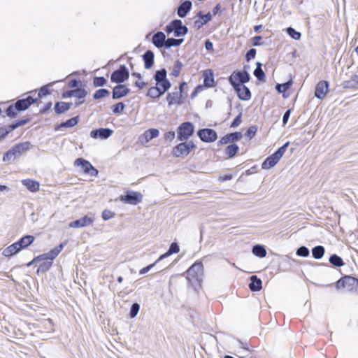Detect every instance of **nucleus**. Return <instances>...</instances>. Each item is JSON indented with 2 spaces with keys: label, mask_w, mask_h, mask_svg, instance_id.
Listing matches in <instances>:
<instances>
[{
  "label": "nucleus",
  "mask_w": 358,
  "mask_h": 358,
  "mask_svg": "<svg viewBox=\"0 0 358 358\" xmlns=\"http://www.w3.org/2000/svg\"><path fill=\"white\" fill-rule=\"evenodd\" d=\"M78 124V117H72L69 120H68L66 122L62 123L61 124V127H72Z\"/></svg>",
  "instance_id": "47"
},
{
  "label": "nucleus",
  "mask_w": 358,
  "mask_h": 358,
  "mask_svg": "<svg viewBox=\"0 0 358 358\" xmlns=\"http://www.w3.org/2000/svg\"><path fill=\"white\" fill-rule=\"evenodd\" d=\"M175 136H176V134L174 131H168L166 132L165 134H164V138L167 140H170V141H172L173 139H174L175 138Z\"/></svg>",
  "instance_id": "62"
},
{
  "label": "nucleus",
  "mask_w": 358,
  "mask_h": 358,
  "mask_svg": "<svg viewBox=\"0 0 358 358\" xmlns=\"http://www.w3.org/2000/svg\"><path fill=\"white\" fill-rule=\"evenodd\" d=\"M241 116H242V114L240 113L234 120V121L232 122L231 124V127H233V128H235V127H237L238 126L240 125V124L241 123Z\"/></svg>",
  "instance_id": "57"
},
{
  "label": "nucleus",
  "mask_w": 358,
  "mask_h": 358,
  "mask_svg": "<svg viewBox=\"0 0 358 358\" xmlns=\"http://www.w3.org/2000/svg\"><path fill=\"white\" fill-rule=\"evenodd\" d=\"M144 65L145 69H150L154 63V54L152 51H146L143 56Z\"/></svg>",
  "instance_id": "27"
},
{
  "label": "nucleus",
  "mask_w": 358,
  "mask_h": 358,
  "mask_svg": "<svg viewBox=\"0 0 358 358\" xmlns=\"http://www.w3.org/2000/svg\"><path fill=\"white\" fill-rule=\"evenodd\" d=\"M329 262L335 266L340 267L344 264L343 259L336 255H333L329 257Z\"/></svg>",
  "instance_id": "36"
},
{
  "label": "nucleus",
  "mask_w": 358,
  "mask_h": 358,
  "mask_svg": "<svg viewBox=\"0 0 358 358\" xmlns=\"http://www.w3.org/2000/svg\"><path fill=\"white\" fill-rule=\"evenodd\" d=\"M159 134V131L156 129H150L144 132L142 138L145 139V142L148 143L152 138H157Z\"/></svg>",
  "instance_id": "30"
},
{
  "label": "nucleus",
  "mask_w": 358,
  "mask_h": 358,
  "mask_svg": "<svg viewBox=\"0 0 358 358\" xmlns=\"http://www.w3.org/2000/svg\"><path fill=\"white\" fill-rule=\"evenodd\" d=\"M20 250H20V247L18 246V243H17V242H16V243L10 245L6 249H4L3 251V255L6 257H10V256H12V255L16 254Z\"/></svg>",
  "instance_id": "32"
},
{
  "label": "nucleus",
  "mask_w": 358,
  "mask_h": 358,
  "mask_svg": "<svg viewBox=\"0 0 358 358\" xmlns=\"http://www.w3.org/2000/svg\"><path fill=\"white\" fill-rule=\"evenodd\" d=\"M238 150L239 147L236 144L229 145L227 148V154L229 157H233L235 156Z\"/></svg>",
  "instance_id": "42"
},
{
  "label": "nucleus",
  "mask_w": 358,
  "mask_h": 358,
  "mask_svg": "<svg viewBox=\"0 0 358 358\" xmlns=\"http://www.w3.org/2000/svg\"><path fill=\"white\" fill-rule=\"evenodd\" d=\"M27 122V120L19 121L15 124H11L10 126V129L11 130L15 129L16 128L25 124Z\"/></svg>",
  "instance_id": "60"
},
{
  "label": "nucleus",
  "mask_w": 358,
  "mask_h": 358,
  "mask_svg": "<svg viewBox=\"0 0 358 358\" xmlns=\"http://www.w3.org/2000/svg\"><path fill=\"white\" fill-rule=\"evenodd\" d=\"M74 165L77 167H81L84 173L91 176H96L98 171L91 164L90 162L83 158H78L74 162Z\"/></svg>",
  "instance_id": "5"
},
{
  "label": "nucleus",
  "mask_w": 358,
  "mask_h": 358,
  "mask_svg": "<svg viewBox=\"0 0 358 358\" xmlns=\"http://www.w3.org/2000/svg\"><path fill=\"white\" fill-rule=\"evenodd\" d=\"M183 41L184 40L182 38H181V39H176L173 38H168V39H166V43L165 48H169L173 46L180 45L183 42Z\"/></svg>",
  "instance_id": "39"
},
{
  "label": "nucleus",
  "mask_w": 358,
  "mask_h": 358,
  "mask_svg": "<svg viewBox=\"0 0 358 358\" xmlns=\"http://www.w3.org/2000/svg\"><path fill=\"white\" fill-rule=\"evenodd\" d=\"M251 282L249 285L250 289L253 291H259L262 289V280L258 278L256 275H252L250 277Z\"/></svg>",
  "instance_id": "28"
},
{
  "label": "nucleus",
  "mask_w": 358,
  "mask_h": 358,
  "mask_svg": "<svg viewBox=\"0 0 358 358\" xmlns=\"http://www.w3.org/2000/svg\"><path fill=\"white\" fill-rule=\"evenodd\" d=\"M180 251V248H179V246L176 243H172L170 245V248L169 249V250L165 252L164 254L162 255L157 260H156V262H158L168 257H169L170 255H171L173 253H177Z\"/></svg>",
  "instance_id": "25"
},
{
  "label": "nucleus",
  "mask_w": 358,
  "mask_h": 358,
  "mask_svg": "<svg viewBox=\"0 0 358 358\" xmlns=\"http://www.w3.org/2000/svg\"><path fill=\"white\" fill-rule=\"evenodd\" d=\"M256 55V50L254 48L250 49L246 54V60L250 61V59L255 58Z\"/></svg>",
  "instance_id": "58"
},
{
  "label": "nucleus",
  "mask_w": 358,
  "mask_h": 358,
  "mask_svg": "<svg viewBox=\"0 0 358 358\" xmlns=\"http://www.w3.org/2000/svg\"><path fill=\"white\" fill-rule=\"evenodd\" d=\"M324 248L322 245H318L312 249V255L315 259H321L324 254Z\"/></svg>",
  "instance_id": "34"
},
{
  "label": "nucleus",
  "mask_w": 358,
  "mask_h": 358,
  "mask_svg": "<svg viewBox=\"0 0 358 358\" xmlns=\"http://www.w3.org/2000/svg\"><path fill=\"white\" fill-rule=\"evenodd\" d=\"M120 200L131 205H136L142 202L143 195L138 192H128L126 195L121 196Z\"/></svg>",
  "instance_id": "10"
},
{
  "label": "nucleus",
  "mask_w": 358,
  "mask_h": 358,
  "mask_svg": "<svg viewBox=\"0 0 358 358\" xmlns=\"http://www.w3.org/2000/svg\"><path fill=\"white\" fill-rule=\"evenodd\" d=\"M152 43L157 48L166 47V36L163 32L159 31L152 36Z\"/></svg>",
  "instance_id": "19"
},
{
  "label": "nucleus",
  "mask_w": 358,
  "mask_h": 358,
  "mask_svg": "<svg viewBox=\"0 0 358 358\" xmlns=\"http://www.w3.org/2000/svg\"><path fill=\"white\" fill-rule=\"evenodd\" d=\"M254 75L256 76V78L259 80H264V78L265 77V74H264L263 70L262 69V64L261 63H259V62L257 63V68L254 71Z\"/></svg>",
  "instance_id": "38"
},
{
  "label": "nucleus",
  "mask_w": 358,
  "mask_h": 358,
  "mask_svg": "<svg viewBox=\"0 0 358 358\" xmlns=\"http://www.w3.org/2000/svg\"><path fill=\"white\" fill-rule=\"evenodd\" d=\"M110 94V92L106 89H100L96 91L94 94V99H99L108 96Z\"/></svg>",
  "instance_id": "40"
},
{
  "label": "nucleus",
  "mask_w": 358,
  "mask_h": 358,
  "mask_svg": "<svg viewBox=\"0 0 358 358\" xmlns=\"http://www.w3.org/2000/svg\"><path fill=\"white\" fill-rule=\"evenodd\" d=\"M280 159L273 153L272 155L268 157L262 164L263 169H270L273 167Z\"/></svg>",
  "instance_id": "21"
},
{
  "label": "nucleus",
  "mask_w": 358,
  "mask_h": 358,
  "mask_svg": "<svg viewBox=\"0 0 358 358\" xmlns=\"http://www.w3.org/2000/svg\"><path fill=\"white\" fill-rule=\"evenodd\" d=\"M53 84H54V83H50L48 85L42 87L40 89V91L38 92V96L41 97L42 96H45V95H47V94H50V92L48 90V86H52Z\"/></svg>",
  "instance_id": "55"
},
{
  "label": "nucleus",
  "mask_w": 358,
  "mask_h": 358,
  "mask_svg": "<svg viewBox=\"0 0 358 358\" xmlns=\"http://www.w3.org/2000/svg\"><path fill=\"white\" fill-rule=\"evenodd\" d=\"M73 96L78 99L84 98L87 96V92L85 89L78 88L73 90Z\"/></svg>",
  "instance_id": "43"
},
{
  "label": "nucleus",
  "mask_w": 358,
  "mask_h": 358,
  "mask_svg": "<svg viewBox=\"0 0 358 358\" xmlns=\"http://www.w3.org/2000/svg\"><path fill=\"white\" fill-rule=\"evenodd\" d=\"M328 90V83L324 80L320 81L315 87V96L320 99H322L327 94Z\"/></svg>",
  "instance_id": "14"
},
{
  "label": "nucleus",
  "mask_w": 358,
  "mask_h": 358,
  "mask_svg": "<svg viewBox=\"0 0 358 358\" xmlns=\"http://www.w3.org/2000/svg\"><path fill=\"white\" fill-rule=\"evenodd\" d=\"M309 250L305 246H301L299 248L296 250V255L301 257H308L309 255Z\"/></svg>",
  "instance_id": "49"
},
{
  "label": "nucleus",
  "mask_w": 358,
  "mask_h": 358,
  "mask_svg": "<svg viewBox=\"0 0 358 358\" xmlns=\"http://www.w3.org/2000/svg\"><path fill=\"white\" fill-rule=\"evenodd\" d=\"M292 85V80H289L283 84H278L276 85V90L282 93L287 90Z\"/></svg>",
  "instance_id": "41"
},
{
  "label": "nucleus",
  "mask_w": 358,
  "mask_h": 358,
  "mask_svg": "<svg viewBox=\"0 0 358 358\" xmlns=\"http://www.w3.org/2000/svg\"><path fill=\"white\" fill-rule=\"evenodd\" d=\"M194 148L192 143H180L173 148V153L175 157H185L188 155L192 148Z\"/></svg>",
  "instance_id": "12"
},
{
  "label": "nucleus",
  "mask_w": 358,
  "mask_h": 358,
  "mask_svg": "<svg viewBox=\"0 0 358 358\" xmlns=\"http://www.w3.org/2000/svg\"><path fill=\"white\" fill-rule=\"evenodd\" d=\"M124 108V104L122 102H119L113 106V112L114 113H121Z\"/></svg>",
  "instance_id": "52"
},
{
  "label": "nucleus",
  "mask_w": 358,
  "mask_h": 358,
  "mask_svg": "<svg viewBox=\"0 0 358 358\" xmlns=\"http://www.w3.org/2000/svg\"><path fill=\"white\" fill-rule=\"evenodd\" d=\"M182 98L181 92H173L169 93L166 96V100L169 105L179 103Z\"/></svg>",
  "instance_id": "26"
},
{
  "label": "nucleus",
  "mask_w": 358,
  "mask_h": 358,
  "mask_svg": "<svg viewBox=\"0 0 358 358\" xmlns=\"http://www.w3.org/2000/svg\"><path fill=\"white\" fill-rule=\"evenodd\" d=\"M71 103L57 102L55 106V111L57 114L64 113L71 108Z\"/></svg>",
  "instance_id": "29"
},
{
  "label": "nucleus",
  "mask_w": 358,
  "mask_h": 358,
  "mask_svg": "<svg viewBox=\"0 0 358 358\" xmlns=\"http://www.w3.org/2000/svg\"><path fill=\"white\" fill-rule=\"evenodd\" d=\"M129 92V89L124 85H118L113 88V99H117L126 96Z\"/></svg>",
  "instance_id": "18"
},
{
  "label": "nucleus",
  "mask_w": 358,
  "mask_h": 358,
  "mask_svg": "<svg viewBox=\"0 0 358 358\" xmlns=\"http://www.w3.org/2000/svg\"><path fill=\"white\" fill-rule=\"evenodd\" d=\"M34 241V237L31 235H27L22 237L19 241L17 242L18 243V246L20 250L27 248L30 245L33 241Z\"/></svg>",
  "instance_id": "31"
},
{
  "label": "nucleus",
  "mask_w": 358,
  "mask_h": 358,
  "mask_svg": "<svg viewBox=\"0 0 358 358\" xmlns=\"http://www.w3.org/2000/svg\"><path fill=\"white\" fill-rule=\"evenodd\" d=\"M154 79L156 82V87L160 90L162 94H164L171 87V83L166 78V69H163L157 71Z\"/></svg>",
  "instance_id": "3"
},
{
  "label": "nucleus",
  "mask_w": 358,
  "mask_h": 358,
  "mask_svg": "<svg viewBox=\"0 0 358 358\" xmlns=\"http://www.w3.org/2000/svg\"><path fill=\"white\" fill-rule=\"evenodd\" d=\"M129 78V71L124 65L120 66V67L115 71L110 77V80L113 83H121Z\"/></svg>",
  "instance_id": "9"
},
{
  "label": "nucleus",
  "mask_w": 358,
  "mask_h": 358,
  "mask_svg": "<svg viewBox=\"0 0 358 358\" xmlns=\"http://www.w3.org/2000/svg\"><path fill=\"white\" fill-rule=\"evenodd\" d=\"M106 83V80L103 77H95L93 80V84L95 87L103 86Z\"/></svg>",
  "instance_id": "50"
},
{
  "label": "nucleus",
  "mask_w": 358,
  "mask_h": 358,
  "mask_svg": "<svg viewBox=\"0 0 358 358\" xmlns=\"http://www.w3.org/2000/svg\"><path fill=\"white\" fill-rule=\"evenodd\" d=\"M113 130L108 128H101L99 129L92 130L90 132V136L94 138H100L101 139H106L111 136Z\"/></svg>",
  "instance_id": "16"
},
{
  "label": "nucleus",
  "mask_w": 358,
  "mask_h": 358,
  "mask_svg": "<svg viewBox=\"0 0 358 358\" xmlns=\"http://www.w3.org/2000/svg\"><path fill=\"white\" fill-rule=\"evenodd\" d=\"M192 2L190 1H185L182 3L178 8L177 13L179 17H184L186 16L187 13L191 10Z\"/></svg>",
  "instance_id": "22"
},
{
  "label": "nucleus",
  "mask_w": 358,
  "mask_h": 358,
  "mask_svg": "<svg viewBox=\"0 0 358 358\" xmlns=\"http://www.w3.org/2000/svg\"><path fill=\"white\" fill-rule=\"evenodd\" d=\"M115 216V213L109 210H104L102 213V218L104 220H108Z\"/></svg>",
  "instance_id": "53"
},
{
  "label": "nucleus",
  "mask_w": 358,
  "mask_h": 358,
  "mask_svg": "<svg viewBox=\"0 0 358 358\" xmlns=\"http://www.w3.org/2000/svg\"><path fill=\"white\" fill-rule=\"evenodd\" d=\"M257 132V128L255 127H250L247 131V135L250 138H252L255 135Z\"/></svg>",
  "instance_id": "61"
},
{
  "label": "nucleus",
  "mask_w": 358,
  "mask_h": 358,
  "mask_svg": "<svg viewBox=\"0 0 358 358\" xmlns=\"http://www.w3.org/2000/svg\"><path fill=\"white\" fill-rule=\"evenodd\" d=\"M18 110L17 109V107L15 106V104L14 106H10L7 109H6V115L8 116V117H13L16 115V111Z\"/></svg>",
  "instance_id": "51"
},
{
  "label": "nucleus",
  "mask_w": 358,
  "mask_h": 358,
  "mask_svg": "<svg viewBox=\"0 0 358 358\" xmlns=\"http://www.w3.org/2000/svg\"><path fill=\"white\" fill-rule=\"evenodd\" d=\"M252 253L260 258H263L266 255V250L264 246L256 245L252 248Z\"/></svg>",
  "instance_id": "33"
},
{
  "label": "nucleus",
  "mask_w": 358,
  "mask_h": 358,
  "mask_svg": "<svg viewBox=\"0 0 358 358\" xmlns=\"http://www.w3.org/2000/svg\"><path fill=\"white\" fill-rule=\"evenodd\" d=\"M290 113H291V110H287L285 113V114L283 115V117H282L283 124H286L287 122H288V120H289V116H290Z\"/></svg>",
  "instance_id": "63"
},
{
  "label": "nucleus",
  "mask_w": 358,
  "mask_h": 358,
  "mask_svg": "<svg viewBox=\"0 0 358 358\" xmlns=\"http://www.w3.org/2000/svg\"><path fill=\"white\" fill-rule=\"evenodd\" d=\"M36 101V99H34L32 96H28L26 99L18 100L15 104L17 109L20 111L25 110L32 103Z\"/></svg>",
  "instance_id": "17"
},
{
  "label": "nucleus",
  "mask_w": 358,
  "mask_h": 358,
  "mask_svg": "<svg viewBox=\"0 0 358 358\" xmlns=\"http://www.w3.org/2000/svg\"><path fill=\"white\" fill-rule=\"evenodd\" d=\"M197 134L204 142H214L217 138L216 131L212 129H200Z\"/></svg>",
  "instance_id": "13"
},
{
  "label": "nucleus",
  "mask_w": 358,
  "mask_h": 358,
  "mask_svg": "<svg viewBox=\"0 0 358 358\" xmlns=\"http://www.w3.org/2000/svg\"><path fill=\"white\" fill-rule=\"evenodd\" d=\"M194 126L191 122H187L182 123L178 128V138L180 141L187 140L193 134Z\"/></svg>",
  "instance_id": "7"
},
{
  "label": "nucleus",
  "mask_w": 358,
  "mask_h": 358,
  "mask_svg": "<svg viewBox=\"0 0 358 358\" xmlns=\"http://www.w3.org/2000/svg\"><path fill=\"white\" fill-rule=\"evenodd\" d=\"M157 263V262H155V263H153L146 267L143 268L142 269L140 270L139 273L141 275L147 273Z\"/></svg>",
  "instance_id": "59"
},
{
  "label": "nucleus",
  "mask_w": 358,
  "mask_h": 358,
  "mask_svg": "<svg viewBox=\"0 0 358 358\" xmlns=\"http://www.w3.org/2000/svg\"><path fill=\"white\" fill-rule=\"evenodd\" d=\"M249 80L250 75L246 71H235L229 78V81L231 85H243Z\"/></svg>",
  "instance_id": "6"
},
{
  "label": "nucleus",
  "mask_w": 358,
  "mask_h": 358,
  "mask_svg": "<svg viewBox=\"0 0 358 358\" xmlns=\"http://www.w3.org/2000/svg\"><path fill=\"white\" fill-rule=\"evenodd\" d=\"M261 40H262V36H255L252 38V44H253V45H255V46L259 45Z\"/></svg>",
  "instance_id": "64"
},
{
  "label": "nucleus",
  "mask_w": 358,
  "mask_h": 358,
  "mask_svg": "<svg viewBox=\"0 0 358 358\" xmlns=\"http://www.w3.org/2000/svg\"><path fill=\"white\" fill-rule=\"evenodd\" d=\"M289 143L287 142L282 146H281L274 154L280 159V158L283 156L285 152L287 147L289 146Z\"/></svg>",
  "instance_id": "48"
},
{
  "label": "nucleus",
  "mask_w": 358,
  "mask_h": 358,
  "mask_svg": "<svg viewBox=\"0 0 358 358\" xmlns=\"http://www.w3.org/2000/svg\"><path fill=\"white\" fill-rule=\"evenodd\" d=\"M182 66V63L180 61L177 60L174 64L171 74L176 77L178 76Z\"/></svg>",
  "instance_id": "44"
},
{
  "label": "nucleus",
  "mask_w": 358,
  "mask_h": 358,
  "mask_svg": "<svg viewBox=\"0 0 358 358\" xmlns=\"http://www.w3.org/2000/svg\"><path fill=\"white\" fill-rule=\"evenodd\" d=\"M139 310H140L139 304L137 303H133L131 305V310H130V313H129L130 317L134 318L137 315Z\"/></svg>",
  "instance_id": "46"
},
{
  "label": "nucleus",
  "mask_w": 358,
  "mask_h": 358,
  "mask_svg": "<svg viewBox=\"0 0 358 358\" xmlns=\"http://www.w3.org/2000/svg\"><path fill=\"white\" fill-rule=\"evenodd\" d=\"M67 241H64L60 243L58 246L51 250L48 253H44L37 257H35L31 262L28 264V266L31 265L34 263L38 262L41 260H53L63 250L64 247L66 245Z\"/></svg>",
  "instance_id": "4"
},
{
  "label": "nucleus",
  "mask_w": 358,
  "mask_h": 358,
  "mask_svg": "<svg viewBox=\"0 0 358 358\" xmlns=\"http://www.w3.org/2000/svg\"><path fill=\"white\" fill-rule=\"evenodd\" d=\"M203 270V264L201 262H196L192 265L186 271L187 279L191 281L194 279L198 280L199 277L202 275Z\"/></svg>",
  "instance_id": "8"
},
{
  "label": "nucleus",
  "mask_w": 358,
  "mask_h": 358,
  "mask_svg": "<svg viewBox=\"0 0 358 358\" xmlns=\"http://www.w3.org/2000/svg\"><path fill=\"white\" fill-rule=\"evenodd\" d=\"M173 24H175V27H173L174 36L179 37L180 36H184L187 34V28L185 26L182 25L181 20H173Z\"/></svg>",
  "instance_id": "20"
},
{
  "label": "nucleus",
  "mask_w": 358,
  "mask_h": 358,
  "mask_svg": "<svg viewBox=\"0 0 358 358\" xmlns=\"http://www.w3.org/2000/svg\"><path fill=\"white\" fill-rule=\"evenodd\" d=\"M232 86L236 91L238 96L239 97L240 99L247 101L250 99L251 93L250 90L246 86L242 84Z\"/></svg>",
  "instance_id": "15"
},
{
  "label": "nucleus",
  "mask_w": 358,
  "mask_h": 358,
  "mask_svg": "<svg viewBox=\"0 0 358 358\" xmlns=\"http://www.w3.org/2000/svg\"><path fill=\"white\" fill-rule=\"evenodd\" d=\"M198 16L201 20H203V23H207L212 18V15L210 13L203 15L201 11L199 12Z\"/></svg>",
  "instance_id": "54"
},
{
  "label": "nucleus",
  "mask_w": 358,
  "mask_h": 358,
  "mask_svg": "<svg viewBox=\"0 0 358 358\" xmlns=\"http://www.w3.org/2000/svg\"><path fill=\"white\" fill-rule=\"evenodd\" d=\"M229 137L231 140V142H232V141H238V140L241 139V138L242 137V135L240 132H234V133L229 134Z\"/></svg>",
  "instance_id": "56"
},
{
  "label": "nucleus",
  "mask_w": 358,
  "mask_h": 358,
  "mask_svg": "<svg viewBox=\"0 0 358 358\" xmlns=\"http://www.w3.org/2000/svg\"><path fill=\"white\" fill-rule=\"evenodd\" d=\"M30 149L29 142H23L15 145L12 149L8 150L3 156L4 162H10L15 159L20 157L22 154L27 152Z\"/></svg>",
  "instance_id": "1"
},
{
  "label": "nucleus",
  "mask_w": 358,
  "mask_h": 358,
  "mask_svg": "<svg viewBox=\"0 0 358 358\" xmlns=\"http://www.w3.org/2000/svg\"><path fill=\"white\" fill-rule=\"evenodd\" d=\"M22 182L31 192H36L39 190L40 184L35 180L26 179L23 180Z\"/></svg>",
  "instance_id": "24"
},
{
  "label": "nucleus",
  "mask_w": 358,
  "mask_h": 358,
  "mask_svg": "<svg viewBox=\"0 0 358 358\" xmlns=\"http://www.w3.org/2000/svg\"><path fill=\"white\" fill-rule=\"evenodd\" d=\"M162 92L160 91V90L155 87H150L148 91L147 95L151 98H159L162 95Z\"/></svg>",
  "instance_id": "35"
},
{
  "label": "nucleus",
  "mask_w": 358,
  "mask_h": 358,
  "mask_svg": "<svg viewBox=\"0 0 358 358\" xmlns=\"http://www.w3.org/2000/svg\"><path fill=\"white\" fill-rule=\"evenodd\" d=\"M336 287L338 289L345 288L348 291L352 292H358V279L350 275H345L337 281Z\"/></svg>",
  "instance_id": "2"
},
{
  "label": "nucleus",
  "mask_w": 358,
  "mask_h": 358,
  "mask_svg": "<svg viewBox=\"0 0 358 358\" xmlns=\"http://www.w3.org/2000/svg\"><path fill=\"white\" fill-rule=\"evenodd\" d=\"M343 86L348 89H358V76L352 75L349 80L343 83Z\"/></svg>",
  "instance_id": "23"
},
{
  "label": "nucleus",
  "mask_w": 358,
  "mask_h": 358,
  "mask_svg": "<svg viewBox=\"0 0 358 358\" xmlns=\"http://www.w3.org/2000/svg\"><path fill=\"white\" fill-rule=\"evenodd\" d=\"M204 85L206 87H213L214 85V78L212 73H205L203 79Z\"/></svg>",
  "instance_id": "37"
},
{
  "label": "nucleus",
  "mask_w": 358,
  "mask_h": 358,
  "mask_svg": "<svg viewBox=\"0 0 358 358\" xmlns=\"http://www.w3.org/2000/svg\"><path fill=\"white\" fill-rule=\"evenodd\" d=\"M94 215L89 213L79 220L70 222L69 226L71 228L85 227L91 225L94 222Z\"/></svg>",
  "instance_id": "11"
},
{
  "label": "nucleus",
  "mask_w": 358,
  "mask_h": 358,
  "mask_svg": "<svg viewBox=\"0 0 358 358\" xmlns=\"http://www.w3.org/2000/svg\"><path fill=\"white\" fill-rule=\"evenodd\" d=\"M287 33L294 39L299 40L300 39L301 35V33L296 31L292 27H289L287 29Z\"/></svg>",
  "instance_id": "45"
}]
</instances>
